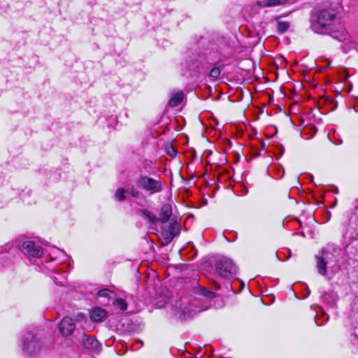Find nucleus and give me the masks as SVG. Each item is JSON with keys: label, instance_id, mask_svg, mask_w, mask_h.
<instances>
[{"label": "nucleus", "instance_id": "f8f14e48", "mask_svg": "<svg viewBox=\"0 0 358 358\" xmlns=\"http://www.w3.org/2000/svg\"><path fill=\"white\" fill-rule=\"evenodd\" d=\"M288 0H259L258 5L262 8L273 7L287 3Z\"/></svg>", "mask_w": 358, "mask_h": 358}, {"label": "nucleus", "instance_id": "4be33fe9", "mask_svg": "<svg viewBox=\"0 0 358 358\" xmlns=\"http://www.w3.org/2000/svg\"><path fill=\"white\" fill-rule=\"evenodd\" d=\"M220 74V70L219 68H213L209 73V76L212 78H217Z\"/></svg>", "mask_w": 358, "mask_h": 358}, {"label": "nucleus", "instance_id": "9b49d317", "mask_svg": "<svg viewBox=\"0 0 358 358\" xmlns=\"http://www.w3.org/2000/svg\"><path fill=\"white\" fill-rule=\"evenodd\" d=\"M83 343L84 347L90 350H98L100 347L99 343L96 339L85 334L83 335Z\"/></svg>", "mask_w": 358, "mask_h": 358}, {"label": "nucleus", "instance_id": "7ed1b4c3", "mask_svg": "<svg viewBox=\"0 0 358 358\" xmlns=\"http://www.w3.org/2000/svg\"><path fill=\"white\" fill-rule=\"evenodd\" d=\"M216 272L222 278L231 279L237 274V267L231 259L223 257L216 262Z\"/></svg>", "mask_w": 358, "mask_h": 358}, {"label": "nucleus", "instance_id": "f257e3e1", "mask_svg": "<svg viewBox=\"0 0 358 358\" xmlns=\"http://www.w3.org/2000/svg\"><path fill=\"white\" fill-rule=\"evenodd\" d=\"M338 24L337 14L333 9L321 10L313 14L310 18V28L317 34H327Z\"/></svg>", "mask_w": 358, "mask_h": 358}, {"label": "nucleus", "instance_id": "20e7f679", "mask_svg": "<svg viewBox=\"0 0 358 358\" xmlns=\"http://www.w3.org/2000/svg\"><path fill=\"white\" fill-rule=\"evenodd\" d=\"M41 348V344L36 336L31 332H26L22 337V350L27 355H35Z\"/></svg>", "mask_w": 358, "mask_h": 358}, {"label": "nucleus", "instance_id": "6e6552de", "mask_svg": "<svg viewBox=\"0 0 358 358\" xmlns=\"http://www.w3.org/2000/svg\"><path fill=\"white\" fill-rule=\"evenodd\" d=\"M181 227L180 224L177 221L171 222L168 227V229L163 230L162 234L164 239L167 243H170L180 232Z\"/></svg>", "mask_w": 358, "mask_h": 358}, {"label": "nucleus", "instance_id": "9d476101", "mask_svg": "<svg viewBox=\"0 0 358 358\" xmlns=\"http://www.w3.org/2000/svg\"><path fill=\"white\" fill-rule=\"evenodd\" d=\"M108 317V313L101 308L96 307L90 312V319L94 322H101Z\"/></svg>", "mask_w": 358, "mask_h": 358}, {"label": "nucleus", "instance_id": "a211bd4d", "mask_svg": "<svg viewBox=\"0 0 358 358\" xmlns=\"http://www.w3.org/2000/svg\"><path fill=\"white\" fill-rule=\"evenodd\" d=\"M113 304L117 306L121 310H125L127 308V303L122 299H117Z\"/></svg>", "mask_w": 358, "mask_h": 358}, {"label": "nucleus", "instance_id": "4468645a", "mask_svg": "<svg viewBox=\"0 0 358 358\" xmlns=\"http://www.w3.org/2000/svg\"><path fill=\"white\" fill-rule=\"evenodd\" d=\"M317 258V267L318 269V272L322 275H325L327 273V262L324 261V259L322 257H320L318 256L316 257Z\"/></svg>", "mask_w": 358, "mask_h": 358}, {"label": "nucleus", "instance_id": "ddd939ff", "mask_svg": "<svg viewBox=\"0 0 358 358\" xmlns=\"http://www.w3.org/2000/svg\"><path fill=\"white\" fill-rule=\"evenodd\" d=\"M184 94L182 92H176L173 94L171 98L169 101V105L171 107H176L179 106L183 100Z\"/></svg>", "mask_w": 358, "mask_h": 358}, {"label": "nucleus", "instance_id": "5701e85b", "mask_svg": "<svg viewBox=\"0 0 358 358\" xmlns=\"http://www.w3.org/2000/svg\"><path fill=\"white\" fill-rule=\"evenodd\" d=\"M167 152L172 157L176 155V151L174 150L173 147L169 148L167 150Z\"/></svg>", "mask_w": 358, "mask_h": 358}, {"label": "nucleus", "instance_id": "f03ea898", "mask_svg": "<svg viewBox=\"0 0 358 358\" xmlns=\"http://www.w3.org/2000/svg\"><path fill=\"white\" fill-rule=\"evenodd\" d=\"M136 185L148 195L160 193L164 189V180L159 176L155 178L149 176L141 175L136 180Z\"/></svg>", "mask_w": 358, "mask_h": 358}, {"label": "nucleus", "instance_id": "39448f33", "mask_svg": "<svg viewBox=\"0 0 358 358\" xmlns=\"http://www.w3.org/2000/svg\"><path fill=\"white\" fill-rule=\"evenodd\" d=\"M141 214L147 217L152 224H156L159 219L153 213H150L146 209H143L141 211ZM172 215V208L169 204H164L162 206L161 209V217L159 220L162 223H166L169 221V218Z\"/></svg>", "mask_w": 358, "mask_h": 358}, {"label": "nucleus", "instance_id": "0eeeda50", "mask_svg": "<svg viewBox=\"0 0 358 358\" xmlns=\"http://www.w3.org/2000/svg\"><path fill=\"white\" fill-rule=\"evenodd\" d=\"M22 250L24 254L36 258H38L43 255L42 248L31 241H27L23 243Z\"/></svg>", "mask_w": 358, "mask_h": 358}, {"label": "nucleus", "instance_id": "f3484780", "mask_svg": "<svg viewBox=\"0 0 358 358\" xmlns=\"http://www.w3.org/2000/svg\"><path fill=\"white\" fill-rule=\"evenodd\" d=\"M126 192L127 191L124 188L117 189L115 193V197L116 200L119 201H124L126 198Z\"/></svg>", "mask_w": 358, "mask_h": 358}, {"label": "nucleus", "instance_id": "2eb2a0df", "mask_svg": "<svg viewBox=\"0 0 358 358\" xmlns=\"http://www.w3.org/2000/svg\"><path fill=\"white\" fill-rule=\"evenodd\" d=\"M277 24H278V27H277V31L278 34H283L285 33L286 31H287V29H289L290 24L288 22H284V21H280L279 20H277Z\"/></svg>", "mask_w": 358, "mask_h": 358}, {"label": "nucleus", "instance_id": "412c9836", "mask_svg": "<svg viewBox=\"0 0 358 358\" xmlns=\"http://www.w3.org/2000/svg\"><path fill=\"white\" fill-rule=\"evenodd\" d=\"M129 194L134 198H138L141 195V192L134 187L129 189Z\"/></svg>", "mask_w": 358, "mask_h": 358}, {"label": "nucleus", "instance_id": "423d86ee", "mask_svg": "<svg viewBox=\"0 0 358 358\" xmlns=\"http://www.w3.org/2000/svg\"><path fill=\"white\" fill-rule=\"evenodd\" d=\"M327 35H330L334 39L347 44L349 45V48H352L355 45V42L350 34L344 29H338L337 25L332 29L331 32Z\"/></svg>", "mask_w": 358, "mask_h": 358}, {"label": "nucleus", "instance_id": "dca6fc26", "mask_svg": "<svg viewBox=\"0 0 358 358\" xmlns=\"http://www.w3.org/2000/svg\"><path fill=\"white\" fill-rule=\"evenodd\" d=\"M114 294V292L109 289H102L97 292L98 297H105L110 299Z\"/></svg>", "mask_w": 358, "mask_h": 358}, {"label": "nucleus", "instance_id": "1a4fd4ad", "mask_svg": "<svg viewBox=\"0 0 358 358\" xmlns=\"http://www.w3.org/2000/svg\"><path fill=\"white\" fill-rule=\"evenodd\" d=\"M73 320L70 317H64L59 324L60 333L65 337L70 336L75 329Z\"/></svg>", "mask_w": 358, "mask_h": 358}, {"label": "nucleus", "instance_id": "aec40b11", "mask_svg": "<svg viewBox=\"0 0 358 358\" xmlns=\"http://www.w3.org/2000/svg\"><path fill=\"white\" fill-rule=\"evenodd\" d=\"M176 307L179 308L180 311H181V315H180V317L182 315H184V317L186 316V315H189L190 313V311H192V310L189 308H187L186 306H185L184 308L182 307V304H177L176 305Z\"/></svg>", "mask_w": 358, "mask_h": 358}, {"label": "nucleus", "instance_id": "6ab92c4d", "mask_svg": "<svg viewBox=\"0 0 358 358\" xmlns=\"http://www.w3.org/2000/svg\"><path fill=\"white\" fill-rule=\"evenodd\" d=\"M199 294L208 297H213L215 295L214 292L208 291L206 289L201 287H199Z\"/></svg>", "mask_w": 358, "mask_h": 358}]
</instances>
